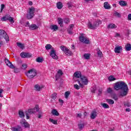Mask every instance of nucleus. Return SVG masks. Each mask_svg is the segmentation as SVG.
I'll use <instances>...</instances> for the list:
<instances>
[{
    "label": "nucleus",
    "instance_id": "nucleus-17",
    "mask_svg": "<svg viewBox=\"0 0 131 131\" xmlns=\"http://www.w3.org/2000/svg\"><path fill=\"white\" fill-rule=\"evenodd\" d=\"M103 7L106 10H110L111 9V6L109 5V3L107 2L104 3Z\"/></svg>",
    "mask_w": 131,
    "mask_h": 131
},
{
    "label": "nucleus",
    "instance_id": "nucleus-53",
    "mask_svg": "<svg viewBox=\"0 0 131 131\" xmlns=\"http://www.w3.org/2000/svg\"><path fill=\"white\" fill-rule=\"evenodd\" d=\"M67 31L68 33H69V34H71V35L73 34V32H72V30H71L67 29Z\"/></svg>",
    "mask_w": 131,
    "mask_h": 131
},
{
    "label": "nucleus",
    "instance_id": "nucleus-4",
    "mask_svg": "<svg viewBox=\"0 0 131 131\" xmlns=\"http://www.w3.org/2000/svg\"><path fill=\"white\" fill-rule=\"evenodd\" d=\"M100 24H102V21L99 19L94 22L93 25L90 21L88 23V27L90 29H96V27H98Z\"/></svg>",
    "mask_w": 131,
    "mask_h": 131
},
{
    "label": "nucleus",
    "instance_id": "nucleus-45",
    "mask_svg": "<svg viewBox=\"0 0 131 131\" xmlns=\"http://www.w3.org/2000/svg\"><path fill=\"white\" fill-rule=\"evenodd\" d=\"M70 95V92H66L64 93L65 98L67 99L68 97H69V95Z\"/></svg>",
    "mask_w": 131,
    "mask_h": 131
},
{
    "label": "nucleus",
    "instance_id": "nucleus-52",
    "mask_svg": "<svg viewBox=\"0 0 131 131\" xmlns=\"http://www.w3.org/2000/svg\"><path fill=\"white\" fill-rule=\"evenodd\" d=\"M103 91V90L101 89H99L98 90V96H101V95H102V92Z\"/></svg>",
    "mask_w": 131,
    "mask_h": 131
},
{
    "label": "nucleus",
    "instance_id": "nucleus-14",
    "mask_svg": "<svg viewBox=\"0 0 131 131\" xmlns=\"http://www.w3.org/2000/svg\"><path fill=\"white\" fill-rule=\"evenodd\" d=\"M115 53L117 54H120L121 52H122V47L121 46H117L115 48Z\"/></svg>",
    "mask_w": 131,
    "mask_h": 131
},
{
    "label": "nucleus",
    "instance_id": "nucleus-10",
    "mask_svg": "<svg viewBox=\"0 0 131 131\" xmlns=\"http://www.w3.org/2000/svg\"><path fill=\"white\" fill-rule=\"evenodd\" d=\"M97 116L98 112H97V110L96 109L93 110L90 114L91 119H95Z\"/></svg>",
    "mask_w": 131,
    "mask_h": 131
},
{
    "label": "nucleus",
    "instance_id": "nucleus-7",
    "mask_svg": "<svg viewBox=\"0 0 131 131\" xmlns=\"http://www.w3.org/2000/svg\"><path fill=\"white\" fill-rule=\"evenodd\" d=\"M60 49L62 52H64L65 53L66 55L67 56H72V52H71L67 47L64 46H61Z\"/></svg>",
    "mask_w": 131,
    "mask_h": 131
},
{
    "label": "nucleus",
    "instance_id": "nucleus-27",
    "mask_svg": "<svg viewBox=\"0 0 131 131\" xmlns=\"http://www.w3.org/2000/svg\"><path fill=\"white\" fill-rule=\"evenodd\" d=\"M16 45H17V47H18L20 49H24V48H25V46H24V44H23L22 43L17 42L16 43Z\"/></svg>",
    "mask_w": 131,
    "mask_h": 131
},
{
    "label": "nucleus",
    "instance_id": "nucleus-26",
    "mask_svg": "<svg viewBox=\"0 0 131 131\" xmlns=\"http://www.w3.org/2000/svg\"><path fill=\"white\" fill-rule=\"evenodd\" d=\"M45 48L47 50V51H49V50H53V49H54V48H53L51 44L46 45V46H45Z\"/></svg>",
    "mask_w": 131,
    "mask_h": 131
},
{
    "label": "nucleus",
    "instance_id": "nucleus-36",
    "mask_svg": "<svg viewBox=\"0 0 131 131\" xmlns=\"http://www.w3.org/2000/svg\"><path fill=\"white\" fill-rule=\"evenodd\" d=\"M36 62H38V63H42L43 59L41 57H38L36 59Z\"/></svg>",
    "mask_w": 131,
    "mask_h": 131
},
{
    "label": "nucleus",
    "instance_id": "nucleus-23",
    "mask_svg": "<svg viewBox=\"0 0 131 131\" xmlns=\"http://www.w3.org/2000/svg\"><path fill=\"white\" fill-rule=\"evenodd\" d=\"M107 28L108 29H113L117 28V26L115 25L114 24H110L109 25H108Z\"/></svg>",
    "mask_w": 131,
    "mask_h": 131
},
{
    "label": "nucleus",
    "instance_id": "nucleus-29",
    "mask_svg": "<svg viewBox=\"0 0 131 131\" xmlns=\"http://www.w3.org/2000/svg\"><path fill=\"white\" fill-rule=\"evenodd\" d=\"M83 57L85 60H89L91 58V54L89 53H85L84 54Z\"/></svg>",
    "mask_w": 131,
    "mask_h": 131
},
{
    "label": "nucleus",
    "instance_id": "nucleus-21",
    "mask_svg": "<svg viewBox=\"0 0 131 131\" xmlns=\"http://www.w3.org/2000/svg\"><path fill=\"white\" fill-rule=\"evenodd\" d=\"M21 126H23V127H25V128H30V125L27 122H26L25 123H23V124H21Z\"/></svg>",
    "mask_w": 131,
    "mask_h": 131
},
{
    "label": "nucleus",
    "instance_id": "nucleus-37",
    "mask_svg": "<svg viewBox=\"0 0 131 131\" xmlns=\"http://www.w3.org/2000/svg\"><path fill=\"white\" fill-rule=\"evenodd\" d=\"M108 79L110 81H114V80H116V78H114V76H110Z\"/></svg>",
    "mask_w": 131,
    "mask_h": 131
},
{
    "label": "nucleus",
    "instance_id": "nucleus-62",
    "mask_svg": "<svg viewBox=\"0 0 131 131\" xmlns=\"http://www.w3.org/2000/svg\"><path fill=\"white\" fill-rule=\"evenodd\" d=\"M59 102L60 103L61 105H63L64 103V101H63V100L62 99H59Z\"/></svg>",
    "mask_w": 131,
    "mask_h": 131
},
{
    "label": "nucleus",
    "instance_id": "nucleus-50",
    "mask_svg": "<svg viewBox=\"0 0 131 131\" xmlns=\"http://www.w3.org/2000/svg\"><path fill=\"white\" fill-rule=\"evenodd\" d=\"M4 9H5V5L4 4H2L0 13H3V10H4Z\"/></svg>",
    "mask_w": 131,
    "mask_h": 131
},
{
    "label": "nucleus",
    "instance_id": "nucleus-1",
    "mask_svg": "<svg viewBox=\"0 0 131 131\" xmlns=\"http://www.w3.org/2000/svg\"><path fill=\"white\" fill-rule=\"evenodd\" d=\"M114 89L116 91H119L121 90V91L119 93L120 97H124L128 93V87L127 84L123 81H119L115 83Z\"/></svg>",
    "mask_w": 131,
    "mask_h": 131
},
{
    "label": "nucleus",
    "instance_id": "nucleus-59",
    "mask_svg": "<svg viewBox=\"0 0 131 131\" xmlns=\"http://www.w3.org/2000/svg\"><path fill=\"white\" fill-rule=\"evenodd\" d=\"M42 115H41V112H39V114L38 115V118H41V117Z\"/></svg>",
    "mask_w": 131,
    "mask_h": 131
},
{
    "label": "nucleus",
    "instance_id": "nucleus-8",
    "mask_svg": "<svg viewBox=\"0 0 131 131\" xmlns=\"http://www.w3.org/2000/svg\"><path fill=\"white\" fill-rule=\"evenodd\" d=\"M50 56L51 57V58L54 59L55 60H58V59H59L58 55H56V50L54 49H52V50H51L50 52Z\"/></svg>",
    "mask_w": 131,
    "mask_h": 131
},
{
    "label": "nucleus",
    "instance_id": "nucleus-60",
    "mask_svg": "<svg viewBox=\"0 0 131 131\" xmlns=\"http://www.w3.org/2000/svg\"><path fill=\"white\" fill-rule=\"evenodd\" d=\"M3 92H4V90L0 89V97L3 98V95L1 94H3Z\"/></svg>",
    "mask_w": 131,
    "mask_h": 131
},
{
    "label": "nucleus",
    "instance_id": "nucleus-22",
    "mask_svg": "<svg viewBox=\"0 0 131 131\" xmlns=\"http://www.w3.org/2000/svg\"><path fill=\"white\" fill-rule=\"evenodd\" d=\"M57 22L60 25V27H63V19L61 17H58L57 18Z\"/></svg>",
    "mask_w": 131,
    "mask_h": 131
},
{
    "label": "nucleus",
    "instance_id": "nucleus-58",
    "mask_svg": "<svg viewBox=\"0 0 131 131\" xmlns=\"http://www.w3.org/2000/svg\"><path fill=\"white\" fill-rule=\"evenodd\" d=\"M124 106H126L127 107H130V103L127 102L124 104Z\"/></svg>",
    "mask_w": 131,
    "mask_h": 131
},
{
    "label": "nucleus",
    "instance_id": "nucleus-55",
    "mask_svg": "<svg viewBox=\"0 0 131 131\" xmlns=\"http://www.w3.org/2000/svg\"><path fill=\"white\" fill-rule=\"evenodd\" d=\"M25 122H26V120H25V119H21V120L20 121L21 125H22V124Z\"/></svg>",
    "mask_w": 131,
    "mask_h": 131
},
{
    "label": "nucleus",
    "instance_id": "nucleus-11",
    "mask_svg": "<svg viewBox=\"0 0 131 131\" xmlns=\"http://www.w3.org/2000/svg\"><path fill=\"white\" fill-rule=\"evenodd\" d=\"M5 62L7 65V66H8L10 68L14 69L15 68V66H14V64L10 61V60L7 58H5Z\"/></svg>",
    "mask_w": 131,
    "mask_h": 131
},
{
    "label": "nucleus",
    "instance_id": "nucleus-40",
    "mask_svg": "<svg viewBox=\"0 0 131 131\" xmlns=\"http://www.w3.org/2000/svg\"><path fill=\"white\" fill-rule=\"evenodd\" d=\"M107 92L108 94H111V95H112V93L113 92V90H112V89H111V88H108L107 89Z\"/></svg>",
    "mask_w": 131,
    "mask_h": 131
},
{
    "label": "nucleus",
    "instance_id": "nucleus-43",
    "mask_svg": "<svg viewBox=\"0 0 131 131\" xmlns=\"http://www.w3.org/2000/svg\"><path fill=\"white\" fill-rule=\"evenodd\" d=\"M96 90H97V89L96 88V86L92 87L91 89V91L92 93H93L94 94H95V93H96Z\"/></svg>",
    "mask_w": 131,
    "mask_h": 131
},
{
    "label": "nucleus",
    "instance_id": "nucleus-31",
    "mask_svg": "<svg viewBox=\"0 0 131 131\" xmlns=\"http://www.w3.org/2000/svg\"><path fill=\"white\" fill-rule=\"evenodd\" d=\"M18 115H19V117H20L21 118L25 117V115H24V112L22 111H19Z\"/></svg>",
    "mask_w": 131,
    "mask_h": 131
},
{
    "label": "nucleus",
    "instance_id": "nucleus-25",
    "mask_svg": "<svg viewBox=\"0 0 131 131\" xmlns=\"http://www.w3.org/2000/svg\"><path fill=\"white\" fill-rule=\"evenodd\" d=\"M34 88L35 91H37V92H39V91H40V90H41L43 87H40L38 84H36L35 85Z\"/></svg>",
    "mask_w": 131,
    "mask_h": 131
},
{
    "label": "nucleus",
    "instance_id": "nucleus-42",
    "mask_svg": "<svg viewBox=\"0 0 131 131\" xmlns=\"http://www.w3.org/2000/svg\"><path fill=\"white\" fill-rule=\"evenodd\" d=\"M61 76H62V75H60V74L57 73L55 75V80H58V79L60 78Z\"/></svg>",
    "mask_w": 131,
    "mask_h": 131
},
{
    "label": "nucleus",
    "instance_id": "nucleus-41",
    "mask_svg": "<svg viewBox=\"0 0 131 131\" xmlns=\"http://www.w3.org/2000/svg\"><path fill=\"white\" fill-rule=\"evenodd\" d=\"M78 126L80 129H82L84 127V124L81 123L78 124Z\"/></svg>",
    "mask_w": 131,
    "mask_h": 131
},
{
    "label": "nucleus",
    "instance_id": "nucleus-46",
    "mask_svg": "<svg viewBox=\"0 0 131 131\" xmlns=\"http://www.w3.org/2000/svg\"><path fill=\"white\" fill-rule=\"evenodd\" d=\"M27 68V64L24 63L21 66V69H24V70H25Z\"/></svg>",
    "mask_w": 131,
    "mask_h": 131
},
{
    "label": "nucleus",
    "instance_id": "nucleus-15",
    "mask_svg": "<svg viewBox=\"0 0 131 131\" xmlns=\"http://www.w3.org/2000/svg\"><path fill=\"white\" fill-rule=\"evenodd\" d=\"M28 27L30 30H35L38 29V26H36L35 24H32L30 26H28Z\"/></svg>",
    "mask_w": 131,
    "mask_h": 131
},
{
    "label": "nucleus",
    "instance_id": "nucleus-56",
    "mask_svg": "<svg viewBox=\"0 0 131 131\" xmlns=\"http://www.w3.org/2000/svg\"><path fill=\"white\" fill-rule=\"evenodd\" d=\"M57 74H59L60 75H63V72H62V70H59L57 72Z\"/></svg>",
    "mask_w": 131,
    "mask_h": 131
},
{
    "label": "nucleus",
    "instance_id": "nucleus-2",
    "mask_svg": "<svg viewBox=\"0 0 131 131\" xmlns=\"http://www.w3.org/2000/svg\"><path fill=\"white\" fill-rule=\"evenodd\" d=\"M39 110V108L38 107V105H36L34 108L29 109L28 111H26L25 113L26 114L27 119H29V115L34 114L35 112H38Z\"/></svg>",
    "mask_w": 131,
    "mask_h": 131
},
{
    "label": "nucleus",
    "instance_id": "nucleus-48",
    "mask_svg": "<svg viewBox=\"0 0 131 131\" xmlns=\"http://www.w3.org/2000/svg\"><path fill=\"white\" fill-rule=\"evenodd\" d=\"M68 8L69 9H71V8H72V3L71 2L68 3Z\"/></svg>",
    "mask_w": 131,
    "mask_h": 131
},
{
    "label": "nucleus",
    "instance_id": "nucleus-20",
    "mask_svg": "<svg viewBox=\"0 0 131 131\" xmlns=\"http://www.w3.org/2000/svg\"><path fill=\"white\" fill-rule=\"evenodd\" d=\"M50 29L51 30H54V31H57L58 29H59V27L57 25H51L50 26Z\"/></svg>",
    "mask_w": 131,
    "mask_h": 131
},
{
    "label": "nucleus",
    "instance_id": "nucleus-38",
    "mask_svg": "<svg viewBox=\"0 0 131 131\" xmlns=\"http://www.w3.org/2000/svg\"><path fill=\"white\" fill-rule=\"evenodd\" d=\"M114 14L116 17H118V18H120L121 17V14H120V13L117 12V11H115Z\"/></svg>",
    "mask_w": 131,
    "mask_h": 131
},
{
    "label": "nucleus",
    "instance_id": "nucleus-5",
    "mask_svg": "<svg viewBox=\"0 0 131 131\" xmlns=\"http://www.w3.org/2000/svg\"><path fill=\"white\" fill-rule=\"evenodd\" d=\"M35 11V8H34L33 7H32L29 9V11L28 12L27 14V18L28 20H30L31 19H32L33 17H34V12Z\"/></svg>",
    "mask_w": 131,
    "mask_h": 131
},
{
    "label": "nucleus",
    "instance_id": "nucleus-12",
    "mask_svg": "<svg viewBox=\"0 0 131 131\" xmlns=\"http://www.w3.org/2000/svg\"><path fill=\"white\" fill-rule=\"evenodd\" d=\"M77 81H78V84H79V85H78L77 84H74V88L76 90H79L80 88H81L82 89H83V86H84L83 85V84H82L80 83V81L79 80V79L77 80Z\"/></svg>",
    "mask_w": 131,
    "mask_h": 131
},
{
    "label": "nucleus",
    "instance_id": "nucleus-44",
    "mask_svg": "<svg viewBox=\"0 0 131 131\" xmlns=\"http://www.w3.org/2000/svg\"><path fill=\"white\" fill-rule=\"evenodd\" d=\"M63 22L66 24H68V23H69V22H70V20L69 19V18H64L63 20Z\"/></svg>",
    "mask_w": 131,
    "mask_h": 131
},
{
    "label": "nucleus",
    "instance_id": "nucleus-28",
    "mask_svg": "<svg viewBox=\"0 0 131 131\" xmlns=\"http://www.w3.org/2000/svg\"><path fill=\"white\" fill-rule=\"evenodd\" d=\"M81 36L79 37V39L81 42H83L85 38H84V36H83V34H80Z\"/></svg>",
    "mask_w": 131,
    "mask_h": 131
},
{
    "label": "nucleus",
    "instance_id": "nucleus-9",
    "mask_svg": "<svg viewBox=\"0 0 131 131\" xmlns=\"http://www.w3.org/2000/svg\"><path fill=\"white\" fill-rule=\"evenodd\" d=\"M20 57L21 58H31L32 57V55L29 53L26 52H21L20 54Z\"/></svg>",
    "mask_w": 131,
    "mask_h": 131
},
{
    "label": "nucleus",
    "instance_id": "nucleus-34",
    "mask_svg": "<svg viewBox=\"0 0 131 131\" xmlns=\"http://www.w3.org/2000/svg\"><path fill=\"white\" fill-rule=\"evenodd\" d=\"M106 101L107 103H108L110 105H113V104H114V100L112 99H107Z\"/></svg>",
    "mask_w": 131,
    "mask_h": 131
},
{
    "label": "nucleus",
    "instance_id": "nucleus-30",
    "mask_svg": "<svg viewBox=\"0 0 131 131\" xmlns=\"http://www.w3.org/2000/svg\"><path fill=\"white\" fill-rule=\"evenodd\" d=\"M125 50L126 51H130L131 50V45L130 43H127L125 46Z\"/></svg>",
    "mask_w": 131,
    "mask_h": 131
},
{
    "label": "nucleus",
    "instance_id": "nucleus-64",
    "mask_svg": "<svg viewBox=\"0 0 131 131\" xmlns=\"http://www.w3.org/2000/svg\"><path fill=\"white\" fill-rule=\"evenodd\" d=\"M130 32V31H129V30H127V33H126L127 36H128V35H129Z\"/></svg>",
    "mask_w": 131,
    "mask_h": 131
},
{
    "label": "nucleus",
    "instance_id": "nucleus-57",
    "mask_svg": "<svg viewBox=\"0 0 131 131\" xmlns=\"http://www.w3.org/2000/svg\"><path fill=\"white\" fill-rule=\"evenodd\" d=\"M13 69H14V72H15V73H18L19 72V69H16V67L13 68Z\"/></svg>",
    "mask_w": 131,
    "mask_h": 131
},
{
    "label": "nucleus",
    "instance_id": "nucleus-51",
    "mask_svg": "<svg viewBox=\"0 0 131 131\" xmlns=\"http://www.w3.org/2000/svg\"><path fill=\"white\" fill-rule=\"evenodd\" d=\"M83 42H84V43H86L88 45L89 43H90V40L85 39V40H84V41H83Z\"/></svg>",
    "mask_w": 131,
    "mask_h": 131
},
{
    "label": "nucleus",
    "instance_id": "nucleus-6",
    "mask_svg": "<svg viewBox=\"0 0 131 131\" xmlns=\"http://www.w3.org/2000/svg\"><path fill=\"white\" fill-rule=\"evenodd\" d=\"M2 22L6 21H9L10 23H14L15 20H14V17H12L10 15H5L1 18V19Z\"/></svg>",
    "mask_w": 131,
    "mask_h": 131
},
{
    "label": "nucleus",
    "instance_id": "nucleus-47",
    "mask_svg": "<svg viewBox=\"0 0 131 131\" xmlns=\"http://www.w3.org/2000/svg\"><path fill=\"white\" fill-rule=\"evenodd\" d=\"M52 99L53 100H56L57 99V93H54L53 95H52Z\"/></svg>",
    "mask_w": 131,
    "mask_h": 131
},
{
    "label": "nucleus",
    "instance_id": "nucleus-16",
    "mask_svg": "<svg viewBox=\"0 0 131 131\" xmlns=\"http://www.w3.org/2000/svg\"><path fill=\"white\" fill-rule=\"evenodd\" d=\"M74 76L77 78H81L82 75H81V72H76L74 74Z\"/></svg>",
    "mask_w": 131,
    "mask_h": 131
},
{
    "label": "nucleus",
    "instance_id": "nucleus-19",
    "mask_svg": "<svg viewBox=\"0 0 131 131\" xmlns=\"http://www.w3.org/2000/svg\"><path fill=\"white\" fill-rule=\"evenodd\" d=\"M119 5L122 7H126L127 6V3L124 1H120L119 2Z\"/></svg>",
    "mask_w": 131,
    "mask_h": 131
},
{
    "label": "nucleus",
    "instance_id": "nucleus-13",
    "mask_svg": "<svg viewBox=\"0 0 131 131\" xmlns=\"http://www.w3.org/2000/svg\"><path fill=\"white\" fill-rule=\"evenodd\" d=\"M80 79L82 81V83L84 84V85H87V84L89 83V81L88 80L86 77L82 76L80 78Z\"/></svg>",
    "mask_w": 131,
    "mask_h": 131
},
{
    "label": "nucleus",
    "instance_id": "nucleus-32",
    "mask_svg": "<svg viewBox=\"0 0 131 131\" xmlns=\"http://www.w3.org/2000/svg\"><path fill=\"white\" fill-rule=\"evenodd\" d=\"M17 127H18V128H16V127H12V131H20V129H21V126H17Z\"/></svg>",
    "mask_w": 131,
    "mask_h": 131
},
{
    "label": "nucleus",
    "instance_id": "nucleus-49",
    "mask_svg": "<svg viewBox=\"0 0 131 131\" xmlns=\"http://www.w3.org/2000/svg\"><path fill=\"white\" fill-rule=\"evenodd\" d=\"M73 27H74V24H72L70 25V28L69 29H68V30H73Z\"/></svg>",
    "mask_w": 131,
    "mask_h": 131
},
{
    "label": "nucleus",
    "instance_id": "nucleus-3",
    "mask_svg": "<svg viewBox=\"0 0 131 131\" xmlns=\"http://www.w3.org/2000/svg\"><path fill=\"white\" fill-rule=\"evenodd\" d=\"M26 75L28 77V78L31 79L33 78L35 76L37 75V73L36 72V70L34 69H32L28 71L27 73H26Z\"/></svg>",
    "mask_w": 131,
    "mask_h": 131
},
{
    "label": "nucleus",
    "instance_id": "nucleus-63",
    "mask_svg": "<svg viewBox=\"0 0 131 131\" xmlns=\"http://www.w3.org/2000/svg\"><path fill=\"white\" fill-rule=\"evenodd\" d=\"M128 19L131 21V14L128 15Z\"/></svg>",
    "mask_w": 131,
    "mask_h": 131
},
{
    "label": "nucleus",
    "instance_id": "nucleus-33",
    "mask_svg": "<svg viewBox=\"0 0 131 131\" xmlns=\"http://www.w3.org/2000/svg\"><path fill=\"white\" fill-rule=\"evenodd\" d=\"M112 97L113 99H114V100H115V101H117V100H118V97L115 93L112 94Z\"/></svg>",
    "mask_w": 131,
    "mask_h": 131
},
{
    "label": "nucleus",
    "instance_id": "nucleus-35",
    "mask_svg": "<svg viewBox=\"0 0 131 131\" xmlns=\"http://www.w3.org/2000/svg\"><path fill=\"white\" fill-rule=\"evenodd\" d=\"M49 121L50 122H52V123H53V124H57L58 123L57 120H54L53 119L50 118Z\"/></svg>",
    "mask_w": 131,
    "mask_h": 131
},
{
    "label": "nucleus",
    "instance_id": "nucleus-61",
    "mask_svg": "<svg viewBox=\"0 0 131 131\" xmlns=\"http://www.w3.org/2000/svg\"><path fill=\"white\" fill-rule=\"evenodd\" d=\"M81 116H82V114L79 113L77 114V117H78L79 118H81Z\"/></svg>",
    "mask_w": 131,
    "mask_h": 131
},
{
    "label": "nucleus",
    "instance_id": "nucleus-39",
    "mask_svg": "<svg viewBox=\"0 0 131 131\" xmlns=\"http://www.w3.org/2000/svg\"><path fill=\"white\" fill-rule=\"evenodd\" d=\"M102 107L105 109H107V108H109V105L107 103H101Z\"/></svg>",
    "mask_w": 131,
    "mask_h": 131
},
{
    "label": "nucleus",
    "instance_id": "nucleus-18",
    "mask_svg": "<svg viewBox=\"0 0 131 131\" xmlns=\"http://www.w3.org/2000/svg\"><path fill=\"white\" fill-rule=\"evenodd\" d=\"M51 114L52 115H54L55 116H59V115H60V114H59V112H58V111L56 109L52 110Z\"/></svg>",
    "mask_w": 131,
    "mask_h": 131
},
{
    "label": "nucleus",
    "instance_id": "nucleus-24",
    "mask_svg": "<svg viewBox=\"0 0 131 131\" xmlns=\"http://www.w3.org/2000/svg\"><path fill=\"white\" fill-rule=\"evenodd\" d=\"M57 8L59 10H61L62 8H63V4H62V2H58L56 4Z\"/></svg>",
    "mask_w": 131,
    "mask_h": 131
},
{
    "label": "nucleus",
    "instance_id": "nucleus-54",
    "mask_svg": "<svg viewBox=\"0 0 131 131\" xmlns=\"http://www.w3.org/2000/svg\"><path fill=\"white\" fill-rule=\"evenodd\" d=\"M97 54L99 57H102V55H103V53L99 50L97 52Z\"/></svg>",
    "mask_w": 131,
    "mask_h": 131
}]
</instances>
